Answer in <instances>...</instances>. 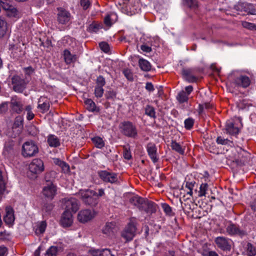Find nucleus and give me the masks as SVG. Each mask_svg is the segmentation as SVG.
Listing matches in <instances>:
<instances>
[{
    "label": "nucleus",
    "mask_w": 256,
    "mask_h": 256,
    "mask_svg": "<svg viewBox=\"0 0 256 256\" xmlns=\"http://www.w3.org/2000/svg\"><path fill=\"white\" fill-rule=\"evenodd\" d=\"M47 142L50 147L56 148L60 146V139L54 134H50L48 136Z\"/></svg>",
    "instance_id": "a878e982"
},
{
    "label": "nucleus",
    "mask_w": 256,
    "mask_h": 256,
    "mask_svg": "<svg viewBox=\"0 0 256 256\" xmlns=\"http://www.w3.org/2000/svg\"><path fill=\"white\" fill-rule=\"evenodd\" d=\"M46 221L41 222L40 224L38 225L37 228L36 229V233L38 234H43L46 228Z\"/></svg>",
    "instance_id": "ea45409f"
},
{
    "label": "nucleus",
    "mask_w": 256,
    "mask_h": 256,
    "mask_svg": "<svg viewBox=\"0 0 256 256\" xmlns=\"http://www.w3.org/2000/svg\"><path fill=\"white\" fill-rule=\"evenodd\" d=\"M79 194L82 202L86 206L94 207L99 202L97 192L94 190L90 189L80 190Z\"/></svg>",
    "instance_id": "f03ea898"
},
{
    "label": "nucleus",
    "mask_w": 256,
    "mask_h": 256,
    "mask_svg": "<svg viewBox=\"0 0 256 256\" xmlns=\"http://www.w3.org/2000/svg\"><path fill=\"white\" fill-rule=\"evenodd\" d=\"M242 26L244 28L250 30H256V24L246 21L242 22Z\"/></svg>",
    "instance_id": "49530a36"
},
{
    "label": "nucleus",
    "mask_w": 256,
    "mask_h": 256,
    "mask_svg": "<svg viewBox=\"0 0 256 256\" xmlns=\"http://www.w3.org/2000/svg\"><path fill=\"white\" fill-rule=\"evenodd\" d=\"M227 232L230 235L239 234L244 235V232L240 230L236 224H230L226 228Z\"/></svg>",
    "instance_id": "b1692460"
},
{
    "label": "nucleus",
    "mask_w": 256,
    "mask_h": 256,
    "mask_svg": "<svg viewBox=\"0 0 256 256\" xmlns=\"http://www.w3.org/2000/svg\"><path fill=\"white\" fill-rule=\"evenodd\" d=\"M146 89L149 92H152L154 90V86L151 82H148L146 83Z\"/></svg>",
    "instance_id": "338daca9"
},
{
    "label": "nucleus",
    "mask_w": 256,
    "mask_h": 256,
    "mask_svg": "<svg viewBox=\"0 0 256 256\" xmlns=\"http://www.w3.org/2000/svg\"><path fill=\"white\" fill-rule=\"evenodd\" d=\"M8 30L7 22L0 17V38L3 37Z\"/></svg>",
    "instance_id": "7c9ffc66"
},
{
    "label": "nucleus",
    "mask_w": 256,
    "mask_h": 256,
    "mask_svg": "<svg viewBox=\"0 0 256 256\" xmlns=\"http://www.w3.org/2000/svg\"><path fill=\"white\" fill-rule=\"evenodd\" d=\"M94 216V211L86 209L82 210L78 212V220L80 222L85 223L92 220Z\"/></svg>",
    "instance_id": "ddd939ff"
},
{
    "label": "nucleus",
    "mask_w": 256,
    "mask_h": 256,
    "mask_svg": "<svg viewBox=\"0 0 256 256\" xmlns=\"http://www.w3.org/2000/svg\"><path fill=\"white\" fill-rule=\"evenodd\" d=\"M196 184L195 182H186V188H188V191L187 192V194H189L190 196H192V189L194 186Z\"/></svg>",
    "instance_id": "8fccbe9b"
},
{
    "label": "nucleus",
    "mask_w": 256,
    "mask_h": 256,
    "mask_svg": "<svg viewBox=\"0 0 256 256\" xmlns=\"http://www.w3.org/2000/svg\"><path fill=\"white\" fill-rule=\"evenodd\" d=\"M99 46L101 50L104 52H108L110 50L109 45L106 42H100Z\"/></svg>",
    "instance_id": "864d4df0"
},
{
    "label": "nucleus",
    "mask_w": 256,
    "mask_h": 256,
    "mask_svg": "<svg viewBox=\"0 0 256 256\" xmlns=\"http://www.w3.org/2000/svg\"><path fill=\"white\" fill-rule=\"evenodd\" d=\"M56 173L54 171H51L46 172L45 174L44 179L46 184L53 183Z\"/></svg>",
    "instance_id": "72a5a7b5"
},
{
    "label": "nucleus",
    "mask_w": 256,
    "mask_h": 256,
    "mask_svg": "<svg viewBox=\"0 0 256 256\" xmlns=\"http://www.w3.org/2000/svg\"><path fill=\"white\" fill-rule=\"evenodd\" d=\"M244 2H238L234 6V9L238 12H244Z\"/></svg>",
    "instance_id": "052dcab7"
},
{
    "label": "nucleus",
    "mask_w": 256,
    "mask_h": 256,
    "mask_svg": "<svg viewBox=\"0 0 256 256\" xmlns=\"http://www.w3.org/2000/svg\"><path fill=\"white\" fill-rule=\"evenodd\" d=\"M72 212L69 211H64L60 220L62 226L63 227L70 226L72 223Z\"/></svg>",
    "instance_id": "6ab92c4d"
},
{
    "label": "nucleus",
    "mask_w": 256,
    "mask_h": 256,
    "mask_svg": "<svg viewBox=\"0 0 256 256\" xmlns=\"http://www.w3.org/2000/svg\"><path fill=\"white\" fill-rule=\"evenodd\" d=\"M123 74L128 80L130 81L133 80V74L130 70L126 69L124 70Z\"/></svg>",
    "instance_id": "603ef678"
},
{
    "label": "nucleus",
    "mask_w": 256,
    "mask_h": 256,
    "mask_svg": "<svg viewBox=\"0 0 256 256\" xmlns=\"http://www.w3.org/2000/svg\"><path fill=\"white\" fill-rule=\"evenodd\" d=\"M90 4L89 0H80V5L84 10L88 9Z\"/></svg>",
    "instance_id": "13d9d810"
},
{
    "label": "nucleus",
    "mask_w": 256,
    "mask_h": 256,
    "mask_svg": "<svg viewBox=\"0 0 256 256\" xmlns=\"http://www.w3.org/2000/svg\"><path fill=\"white\" fill-rule=\"evenodd\" d=\"M8 104L12 113L20 114L24 110V104L21 98L16 96L11 98Z\"/></svg>",
    "instance_id": "423d86ee"
},
{
    "label": "nucleus",
    "mask_w": 256,
    "mask_h": 256,
    "mask_svg": "<svg viewBox=\"0 0 256 256\" xmlns=\"http://www.w3.org/2000/svg\"><path fill=\"white\" fill-rule=\"evenodd\" d=\"M54 208L52 204H46L42 207V210L44 212L48 214L50 213Z\"/></svg>",
    "instance_id": "de8ad7c7"
},
{
    "label": "nucleus",
    "mask_w": 256,
    "mask_h": 256,
    "mask_svg": "<svg viewBox=\"0 0 256 256\" xmlns=\"http://www.w3.org/2000/svg\"><path fill=\"white\" fill-rule=\"evenodd\" d=\"M39 150L36 144L33 140L26 142L22 146V154L24 158L35 156Z\"/></svg>",
    "instance_id": "39448f33"
},
{
    "label": "nucleus",
    "mask_w": 256,
    "mask_h": 256,
    "mask_svg": "<svg viewBox=\"0 0 256 256\" xmlns=\"http://www.w3.org/2000/svg\"><path fill=\"white\" fill-rule=\"evenodd\" d=\"M183 2L184 5L194 10L198 9L199 6L196 0H183Z\"/></svg>",
    "instance_id": "2f4dec72"
},
{
    "label": "nucleus",
    "mask_w": 256,
    "mask_h": 256,
    "mask_svg": "<svg viewBox=\"0 0 256 256\" xmlns=\"http://www.w3.org/2000/svg\"><path fill=\"white\" fill-rule=\"evenodd\" d=\"M24 72L26 74L30 75L34 72V69L32 66L24 68Z\"/></svg>",
    "instance_id": "774afa93"
},
{
    "label": "nucleus",
    "mask_w": 256,
    "mask_h": 256,
    "mask_svg": "<svg viewBox=\"0 0 256 256\" xmlns=\"http://www.w3.org/2000/svg\"><path fill=\"white\" fill-rule=\"evenodd\" d=\"M62 207L64 211L76 212L78 209V200L74 198H65L62 200Z\"/></svg>",
    "instance_id": "6e6552de"
},
{
    "label": "nucleus",
    "mask_w": 256,
    "mask_h": 256,
    "mask_svg": "<svg viewBox=\"0 0 256 256\" xmlns=\"http://www.w3.org/2000/svg\"><path fill=\"white\" fill-rule=\"evenodd\" d=\"M118 228L114 222H106L103 228L102 232L108 236H113L117 232Z\"/></svg>",
    "instance_id": "f3484780"
},
{
    "label": "nucleus",
    "mask_w": 256,
    "mask_h": 256,
    "mask_svg": "<svg viewBox=\"0 0 256 256\" xmlns=\"http://www.w3.org/2000/svg\"><path fill=\"white\" fill-rule=\"evenodd\" d=\"M140 48L141 50L145 52H150L152 50L151 47L148 46H147L146 44H143L141 45Z\"/></svg>",
    "instance_id": "680f3d73"
},
{
    "label": "nucleus",
    "mask_w": 256,
    "mask_h": 256,
    "mask_svg": "<svg viewBox=\"0 0 256 256\" xmlns=\"http://www.w3.org/2000/svg\"><path fill=\"white\" fill-rule=\"evenodd\" d=\"M177 100L180 104H184L182 106V108H187L188 106V96L186 94V92L184 90L178 93Z\"/></svg>",
    "instance_id": "bb28decb"
},
{
    "label": "nucleus",
    "mask_w": 256,
    "mask_h": 256,
    "mask_svg": "<svg viewBox=\"0 0 256 256\" xmlns=\"http://www.w3.org/2000/svg\"><path fill=\"white\" fill-rule=\"evenodd\" d=\"M90 256H114L110 249L94 250L91 251Z\"/></svg>",
    "instance_id": "393cba45"
},
{
    "label": "nucleus",
    "mask_w": 256,
    "mask_h": 256,
    "mask_svg": "<svg viewBox=\"0 0 256 256\" xmlns=\"http://www.w3.org/2000/svg\"><path fill=\"white\" fill-rule=\"evenodd\" d=\"M170 186L172 188V192H170L171 195H172L173 198H174V188H175V183L174 180H172L170 182Z\"/></svg>",
    "instance_id": "69168bd1"
},
{
    "label": "nucleus",
    "mask_w": 256,
    "mask_h": 256,
    "mask_svg": "<svg viewBox=\"0 0 256 256\" xmlns=\"http://www.w3.org/2000/svg\"><path fill=\"white\" fill-rule=\"evenodd\" d=\"M145 114L150 118H156V112L154 107L147 105L145 108Z\"/></svg>",
    "instance_id": "c9c22d12"
},
{
    "label": "nucleus",
    "mask_w": 256,
    "mask_h": 256,
    "mask_svg": "<svg viewBox=\"0 0 256 256\" xmlns=\"http://www.w3.org/2000/svg\"><path fill=\"white\" fill-rule=\"evenodd\" d=\"M14 128H23V118L21 116H18L15 118Z\"/></svg>",
    "instance_id": "79ce46f5"
},
{
    "label": "nucleus",
    "mask_w": 256,
    "mask_h": 256,
    "mask_svg": "<svg viewBox=\"0 0 256 256\" xmlns=\"http://www.w3.org/2000/svg\"><path fill=\"white\" fill-rule=\"evenodd\" d=\"M56 186L54 183L46 184L42 189L44 196L50 200H52L56 193Z\"/></svg>",
    "instance_id": "4468645a"
},
{
    "label": "nucleus",
    "mask_w": 256,
    "mask_h": 256,
    "mask_svg": "<svg viewBox=\"0 0 256 256\" xmlns=\"http://www.w3.org/2000/svg\"><path fill=\"white\" fill-rule=\"evenodd\" d=\"M29 171L28 176L30 178L34 180L42 172L44 169V162L40 158H35L32 160L28 166Z\"/></svg>",
    "instance_id": "7ed1b4c3"
},
{
    "label": "nucleus",
    "mask_w": 256,
    "mask_h": 256,
    "mask_svg": "<svg viewBox=\"0 0 256 256\" xmlns=\"http://www.w3.org/2000/svg\"><path fill=\"white\" fill-rule=\"evenodd\" d=\"M123 156L125 159L128 160H129L132 158L130 146L128 144L123 146Z\"/></svg>",
    "instance_id": "e433bc0d"
},
{
    "label": "nucleus",
    "mask_w": 256,
    "mask_h": 256,
    "mask_svg": "<svg viewBox=\"0 0 256 256\" xmlns=\"http://www.w3.org/2000/svg\"><path fill=\"white\" fill-rule=\"evenodd\" d=\"M104 92V89L102 86H95L94 95L97 98H100L102 96Z\"/></svg>",
    "instance_id": "a18cd8bd"
},
{
    "label": "nucleus",
    "mask_w": 256,
    "mask_h": 256,
    "mask_svg": "<svg viewBox=\"0 0 256 256\" xmlns=\"http://www.w3.org/2000/svg\"><path fill=\"white\" fill-rule=\"evenodd\" d=\"M14 220V210L10 206L6 208V214L4 216V221L8 225H12Z\"/></svg>",
    "instance_id": "aec40b11"
},
{
    "label": "nucleus",
    "mask_w": 256,
    "mask_h": 256,
    "mask_svg": "<svg viewBox=\"0 0 256 256\" xmlns=\"http://www.w3.org/2000/svg\"><path fill=\"white\" fill-rule=\"evenodd\" d=\"M96 86L103 87L106 84L105 78L102 76H99L96 80Z\"/></svg>",
    "instance_id": "09e8293b"
},
{
    "label": "nucleus",
    "mask_w": 256,
    "mask_h": 256,
    "mask_svg": "<svg viewBox=\"0 0 256 256\" xmlns=\"http://www.w3.org/2000/svg\"><path fill=\"white\" fill-rule=\"evenodd\" d=\"M92 141L94 144L95 146L98 148H102L104 146V140L100 137H94L92 138Z\"/></svg>",
    "instance_id": "4c0bfd02"
},
{
    "label": "nucleus",
    "mask_w": 256,
    "mask_h": 256,
    "mask_svg": "<svg viewBox=\"0 0 256 256\" xmlns=\"http://www.w3.org/2000/svg\"><path fill=\"white\" fill-rule=\"evenodd\" d=\"M138 65L140 69L145 72H148L151 69L150 64L146 60L141 58L139 59Z\"/></svg>",
    "instance_id": "c85d7f7f"
},
{
    "label": "nucleus",
    "mask_w": 256,
    "mask_h": 256,
    "mask_svg": "<svg viewBox=\"0 0 256 256\" xmlns=\"http://www.w3.org/2000/svg\"><path fill=\"white\" fill-rule=\"evenodd\" d=\"M58 247L51 246L46 252V256H56L58 253Z\"/></svg>",
    "instance_id": "58836bf2"
},
{
    "label": "nucleus",
    "mask_w": 256,
    "mask_h": 256,
    "mask_svg": "<svg viewBox=\"0 0 256 256\" xmlns=\"http://www.w3.org/2000/svg\"><path fill=\"white\" fill-rule=\"evenodd\" d=\"M64 56L65 62L67 64H70L75 62L77 58L76 55L72 54L68 50H65L64 51Z\"/></svg>",
    "instance_id": "cd10ccee"
},
{
    "label": "nucleus",
    "mask_w": 256,
    "mask_h": 256,
    "mask_svg": "<svg viewBox=\"0 0 256 256\" xmlns=\"http://www.w3.org/2000/svg\"><path fill=\"white\" fill-rule=\"evenodd\" d=\"M86 106V108L91 112L96 111V107L95 103L90 98H87L84 102Z\"/></svg>",
    "instance_id": "473e14b6"
},
{
    "label": "nucleus",
    "mask_w": 256,
    "mask_h": 256,
    "mask_svg": "<svg viewBox=\"0 0 256 256\" xmlns=\"http://www.w3.org/2000/svg\"><path fill=\"white\" fill-rule=\"evenodd\" d=\"M58 21L62 24H65L70 20V14L62 8H58Z\"/></svg>",
    "instance_id": "a211bd4d"
},
{
    "label": "nucleus",
    "mask_w": 256,
    "mask_h": 256,
    "mask_svg": "<svg viewBox=\"0 0 256 256\" xmlns=\"http://www.w3.org/2000/svg\"><path fill=\"white\" fill-rule=\"evenodd\" d=\"M100 26L98 24H92L88 27L89 31L90 32H96L99 30Z\"/></svg>",
    "instance_id": "bf43d9fd"
},
{
    "label": "nucleus",
    "mask_w": 256,
    "mask_h": 256,
    "mask_svg": "<svg viewBox=\"0 0 256 256\" xmlns=\"http://www.w3.org/2000/svg\"><path fill=\"white\" fill-rule=\"evenodd\" d=\"M100 178L104 182L115 184L118 182L117 174L107 170H100L98 172Z\"/></svg>",
    "instance_id": "0eeeda50"
},
{
    "label": "nucleus",
    "mask_w": 256,
    "mask_h": 256,
    "mask_svg": "<svg viewBox=\"0 0 256 256\" xmlns=\"http://www.w3.org/2000/svg\"><path fill=\"white\" fill-rule=\"evenodd\" d=\"M194 120L192 118H188L184 120L185 128L187 130L191 129L194 126Z\"/></svg>",
    "instance_id": "3c124183"
},
{
    "label": "nucleus",
    "mask_w": 256,
    "mask_h": 256,
    "mask_svg": "<svg viewBox=\"0 0 256 256\" xmlns=\"http://www.w3.org/2000/svg\"><path fill=\"white\" fill-rule=\"evenodd\" d=\"M225 129L226 132L230 135L238 134L240 131L238 128L234 125V124L230 120L226 122Z\"/></svg>",
    "instance_id": "4be33fe9"
},
{
    "label": "nucleus",
    "mask_w": 256,
    "mask_h": 256,
    "mask_svg": "<svg viewBox=\"0 0 256 256\" xmlns=\"http://www.w3.org/2000/svg\"><path fill=\"white\" fill-rule=\"evenodd\" d=\"M119 128L122 134L126 136L134 138L138 136L136 128L131 122H122L120 124Z\"/></svg>",
    "instance_id": "20e7f679"
},
{
    "label": "nucleus",
    "mask_w": 256,
    "mask_h": 256,
    "mask_svg": "<svg viewBox=\"0 0 256 256\" xmlns=\"http://www.w3.org/2000/svg\"><path fill=\"white\" fill-rule=\"evenodd\" d=\"M2 8L6 11V15L8 17H16L17 15V9L13 6L3 2Z\"/></svg>",
    "instance_id": "412c9836"
},
{
    "label": "nucleus",
    "mask_w": 256,
    "mask_h": 256,
    "mask_svg": "<svg viewBox=\"0 0 256 256\" xmlns=\"http://www.w3.org/2000/svg\"><path fill=\"white\" fill-rule=\"evenodd\" d=\"M197 72L196 68H183L182 70V74L184 79L190 82H196L198 78L194 76Z\"/></svg>",
    "instance_id": "9b49d317"
},
{
    "label": "nucleus",
    "mask_w": 256,
    "mask_h": 256,
    "mask_svg": "<svg viewBox=\"0 0 256 256\" xmlns=\"http://www.w3.org/2000/svg\"><path fill=\"white\" fill-rule=\"evenodd\" d=\"M8 102H4L0 104V114L5 113L8 110Z\"/></svg>",
    "instance_id": "4d7b16f0"
},
{
    "label": "nucleus",
    "mask_w": 256,
    "mask_h": 256,
    "mask_svg": "<svg viewBox=\"0 0 256 256\" xmlns=\"http://www.w3.org/2000/svg\"><path fill=\"white\" fill-rule=\"evenodd\" d=\"M208 188V184L206 183L202 184L200 187V190L198 192V196L202 197L205 196L206 194V191Z\"/></svg>",
    "instance_id": "a19ab883"
},
{
    "label": "nucleus",
    "mask_w": 256,
    "mask_h": 256,
    "mask_svg": "<svg viewBox=\"0 0 256 256\" xmlns=\"http://www.w3.org/2000/svg\"><path fill=\"white\" fill-rule=\"evenodd\" d=\"M247 253L248 256H254L256 254V248L250 243L247 244Z\"/></svg>",
    "instance_id": "37998d69"
},
{
    "label": "nucleus",
    "mask_w": 256,
    "mask_h": 256,
    "mask_svg": "<svg viewBox=\"0 0 256 256\" xmlns=\"http://www.w3.org/2000/svg\"><path fill=\"white\" fill-rule=\"evenodd\" d=\"M146 150L153 162H156L158 160V158L156 144L152 142L148 143L146 146Z\"/></svg>",
    "instance_id": "dca6fc26"
},
{
    "label": "nucleus",
    "mask_w": 256,
    "mask_h": 256,
    "mask_svg": "<svg viewBox=\"0 0 256 256\" xmlns=\"http://www.w3.org/2000/svg\"><path fill=\"white\" fill-rule=\"evenodd\" d=\"M130 202L140 210L144 211L147 214H152L156 211V205L146 198L136 196L132 198Z\"/></svg>",
    "instance_id": "f257e3e1"
},
{
    "label": "nucleus",
    "mask_w": 256,
    "mask_h": 256,
    "mask_svg": "<svg viewBox=\"0 0 256 256\" xmlns=\"http://www.w3.org/2000/svg\"><path fill=\"white\" fill-rule=\"evenodd\" d=\"M216 142L218 144L226 145L228 144L230 140L227 138H224L221 136H218L216 138Z\"/></svg>",
    "instance_id": "6e6d98bb"
},
{
    "label": "nucleus",
    "mask_w": 256,
    "mask_h": 256,
    "mask_svg": "<svg viewBox=\"0 0 256 256\" xmlns=\"http://www.w3.org/2000/svg\"><path fill=\"white\" fill-rule=\"evenodd\" d=\"M13 90L17 92H22L26 88V82L24 79L18 76H14L12 78Z\"/></svg>",
    "instance_id": "1a4fd4ad"
},
{
    "label": "nucleus",
    "mask_w": 256,
    "mask_h": 256,
    "mask_svg": "<svg viewBox=\"0 0 256 256\" xmlns=\"http://www.w3.org/2000/svg\"><path fill=\"white\" fill-rule=\"evenodd\" d=\"M50 101L46 97L42 96L38 100V108L40 110L41 112L45 113L47 112L50 107Z\"/></svg>",
    "instance_id": "2eb2a0df"
},
{
    "label": "nucleus",
    "mask_w": 256,
    "mask_h": 256,
    "mask_svg": "<svg viewBox=\"0 0 256 256\" xmlns=\"http://www.w3.org/2000/svg\"><path fill=\"white\" fill-rule=\"evenodd\" d=\"M186 148V144H184L183 142L180 144V143H177V152L179 153L182 156L185 154V150ZM182 156V158H183Z\"/></svg>",
    "instance_id": "c03bdc74"
},
{
    "label": "nucleus",
    "mask_w": 256,
    "mask_h": 256,
    "mask_svg": "<svg viewBox=\"0 0 256 256\" xmlns=\"http://www.w3.org/2000/svg\"><path fill=\"white\" fill-rule=\"evenodd\" d=\"M104 22L105 24L107 26H111L112 24V23L111 22V19L110 16L109 14H108L104 19Z\"/></svg>",
    "instance_id": "0e129e2a"
},
{
    "label": "nucleus",
    "mask_w": 256,
    "mask_h": 256,
    "mask_svg": "<svg viewBox=\"0 0 256 256\" xmlns=\"http://www.w3.org/2000/svg\"><path fill=\"white\" fill-rule=\"evenodd\" d=\"M7 254V248L4 246H0V256H5Z\"/></svg>",
    "instance_id": "e2e57ef3"
},
{
    "label": "nucleus",
    "mask_w": 256,
    "mask_h": 256,
    "mask_svg": "<svg viewBox=\"0 0 256 256\" xmlns=\"http://www.w3.org/2000/svg\"><path fill=\"white\" fill-rule=\"evenodd\" d=\"M234 82L238 86L243 88L248 86L250 84L249 78L246 76H240L236 78L234 80Z\"/></svg>",
    "instance_id": "5701e85b"
},
{
    "label": "nucleus",
    "mask_w": 256,
    "mask_h": 256,
    "mask_svg": "<svg viewBox=\"0 0 256 256\" xmlns=\"http://www.w3.org/2000/svg\"><path fill=\"white\" fill-rule=\"evenodd\" d=\"M217 246L220 249L227 251L231 249L230 240L224 236H218L214 240Z\"/></svg>",
    "instance_id": "f8f14e48"
},
{
    "label": "nucleus",
    "mask_w": 256,
    "mask_h": 256,
    "mask_svg": "<svg viewBox=\"0 0 256 256\" xmlns=\"http://www.w3.org/2000/svg\"><path fill=\"white\" fill-rule=\"evenodd\" d=\"M116 95L117 92L112 88L106 90L104 94L106 99L112 100L113 101L116 98Z\"/></svg>",
    "instance_id": "f704fd0d"
},
{
    "label": "nucleus",
    "mask_w": 256,
    "mask_h": 256,
    "mask_svg": "<svg viewBox=\"0 0 256 256\" xmlns=\"http://www.w3.org/2000/svg\"><path fill=\"white\" fill-rule=\"evenodd\" d=\"M136 226L134 223L130 222L122 232V236L126 241L131 240L135 235Z\"/></svg>",
    "instance_id": "9d476101"
},
{
    "label": "nucleus",
    "mask_w": 256,
    "mask_h": 256,
    "mask_svg": "<svg viewBox=\"0 0 256 256\" xmlns=\"http://www.w3.org/2000/svg\"><path fill=\"white\" fill-rule=\"evenodd\" d=\"M244 12L248 14L256 15V9L252 4L244 2Z\"/></svg>",
    "instance_id": "c756f323"
},
{
    "label": "nucleus",
    "mask_w": 256,
    "mask_h": 256,
    "mask_svg": "<svg viewBox=\"0 0 256 256\" xmlns=\"http://www.w3.org/2000/svg\"><path fill=\"white\" fill-rule=\"evenodd\" d=\"M162 207L164 210V212L168 215H170L172 213L171 208L166 204L162 203L161 204Z\"/></svg>",
    "instance_id": "5fc2aeb1"
}]
</instances>
